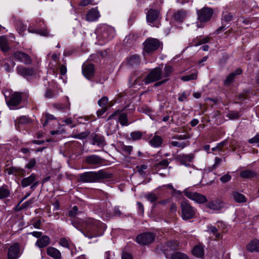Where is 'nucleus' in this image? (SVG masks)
I'll list each match as a JSON object with an SVG mask.
<instances>
[{"label": "nucleus", "instance_id": "obj_42", "mask_svg": "<svg viewBox=\"0 0 259 259\" xmlns=\"http://www.w3.org/2000/svg\"><path fill=\"white\" fill-rule=\"evenodd\" d=\"M132 139L133 141H137L141 139L143 135L142 132L140 131H135L130 134Z\"/></svg>", "mask_w": 259, "mask_h": 259}, {"label": "nucleus", "instance_id": "obj_63", "mask_svg": "<svg viewBox=\"0 0 259 259\" xmlns=\"http://www.w3.org/2000/svg\"><path fill=\"white\" fill-rule=\"evenodd\" d=\"M93 0H82L79 3V5L81 6H86L89 4H91L93 2Z\"/></svg>", "mask_w": 259, "mask_h": 259}, {"label": "nucleus", "instance_id": "obj_19", "mask_svg": "<svg viewBox=\"0 0 259 259\" xmlns=\"http://www.w3.org/2000/svg\"><path fill=\"white\" fill-rule=\"evenodd\" d=\"M51 243L50 238L47 235H43L36 241L35 245L39 248L48 246Z\"/></svg>", "mask_w": 259, "mask_h": 259}, {"label": "nucleus", "instance_id": "obj_51", "mask_svg": "<svg viewBox=\"0 0 259 259\" xmlns=\"http://www.w3.org/2000/svg\"><path fill=\"white\" fill-rule=\"evenodd\" d=\"M78 213V207L76 206H74L72 209L69 211V215L70 217H75Z\"/></svg>", "mask_w": 259, "mask_h": 259}, {"label": "nucleus", "instance_id": "obj_28", "mask_svg": "<svg viewBox=\"0 0 259 259\" xmlns=\"http://www.w3.org/2000/svg\"><path fill=\"white\" fill-rule=\"evenodd\" d=\"M247 249L250 252H259V240H253L247 245Z\"/></svg>", "mask_w": 259, "mask_h": 259}, {"label": "nucleus", "instance_id": "obj_30", "mask_svg": "<svg viewBox=\"0 0 259 259\" xmlns=\"http://www.w3.org/2000/svg\"><path fill=\"white\" fill-rule=\"evenodd\" d=\"M232 196L234 200L238 203L245 202L246 201L245 197L243 194L237 192H233Z\"/></svg>", "mask_w": 259, "mask_h": 259}, {"label": "nucleus", "instance_id": "obj_34", "mask_svg": "<svg viewBox=\"0 0 259 259\" xmlns=\"http://www.w3.org/2000/svg\"><path fill=\"white\" fill-rule=\"evenodd\" d=\"M192 252L195 256L201 257L204 254L203 248L200 245H196L194 247Z\"/></svg>", "mask_w": 259, "mask_h": 259}, {"label": "nucleus", "instance_id": "obj_16", "mask_svg": "<svg viewBox=\"0 0 259 259\" xmlns=\"http://www.w3.org/2000/svg\"><path fill=\"white\" fill-rule=\"evenodd\" d=\"M82 73L84 76L88 79H90L93 76L95 72L94 66L92 64H83L82 65Z\"/></svg>", "mask_w": 259, "mask_h": 259}, {"label": "nucleus", "instance_id": "obj_10", "mask_svg": "<svg viewBox=\"0 0 259 259\" xmlns=\"http://www.w3.org/2000/svg\"><path fill=\"white\" fill-rule=\"evenodd\" d=\"M20 245L16 243L11 245L8 250V259H17L20 256Z\"/></svg>", "mask_w": 259, "mask_h": 259}, {"label": "nucleus", "instance_id": "obj_48", "mask_svg": "<svg viewBox=\"0 0 259 259\" xmlns=\"http://www.w3.org/2000/svg\"><path fill=\"white\" fill-rule=\"evenodd\" d=\"M146 197L147 199V200L148 201H150L151 202H154L156 201L158 199L156 194H155L154 193H151L148 194L146 196Z\"/></svg>", "mask_w": 259, "mask_h": 259}, {"label": "nucleus", "instance_id": "obj_9", "mask_svg": "<svg viewBox=\"0 0 259 259\" xmlns=\"http://www.w3.org/2000/svg\"><path fill=\"white\" fill-rule=\"evenodd\" d=\"M13 56L16 60L26 65L30 64L32 62L30 57L26 53L22 51L15 52L13 54Z\"/></svg>", "mask_w": 259, "mask_h": 259}, {"label": "nucleus", "instance_id": "obj_25", "mask_svg": "<svg viewBox=\"0 0 259 259\" xmlns=\"http://www.w3.org/2000/svg\"><path fill=\"white\" fill-rule=\"evenodd\" d=\"M162 143V138L158 135H154L149 141V144L150 145L154 148L160 147Z\"/></svg>", "mask_w": 259, "mask_h": 259}, {"label": "nucleus", "instance_id": "obj_5", "mask_svg": "<svg viewBox=\"0 0 259 259\" xmlns=\"http://www.w3.org/2000/svg\"><path fill=\"white\" fill-rule=\"evenodd\" d=\"M181 206L183 219L187 220L192 219L194 217L195 210L187 201H182Z\"/></svg>", "mask_w": 259, "mask_h": 259}, {"label": "nucleus", "instance_id": "obj_23", "mask_svg": "<svg viewBox=\"0 0 259 259\" xmlns=\"http://www.w3.org/2000/svg\"><path fill=\"white\" fill-rule=\"evenodd\" d=\"M36 175L33 173L31 174L29 177L23 178L21 181L22 187L25 188L31 185L36 181Z\"/></svg>", "mask_w": 259, "mask_h": 259}, {"label": "nucleus", "instance_id": "obj_7", "mask_svg": "<svg viewBox=\"0 0 259 259\" xmlns=\"http://www.w3.org/2000/svg\"><path fill=\"white\" fill-rule=\"evenodd\" d=\"M155 238V235L153 233L147 232L139 235L137 237L136 242L142 245H148L152 243Z\"/></svg>", "mask_w": 259, "mask_h": 259}, {"label": "nucleus", "instance_id": "obj_18", "mask_svg": "<svg viewBox=\"0 0 259 259\" xmlns=\"http://www.w3.org/2000/svg\"><path fill=\"white\" fill-rule=\"evenodd\" d=\"M194 158V155L192 153L188 154H181L178 156V159L180 163L186 166L189 165V164H187V163L192 162Z\"/></svg>", "mask_w": 259, "mask_h": 259}, {"label": "nucleus", "instance_id": "obj_1", "mask_svg": "<svg viewBox=\"0 0 259 259\" xmlns=\"http://www.w3.org/2000/svg\"><path fill=\"white\" fill-rule=\"evenodd\" d=\"M79 181L83 183H96L110 178V174L105 170L101 169L98 171H90L80 174L78 175Z\"/></svg>", "mask_w": 259, "mask_h": 259}, {"label": "nucleus", "instance_id": "obj_29", "mask_svg": "<svg viewBox=\"0 0 259 259\" xmlns=\"http://www.w3.org/2000/svg\"><path fill=\"white\" fill-rule=\"evenodd\" d=\"M116 120L122 126L128 125L127 115L125 113H120L119 111L118 114L116 116Z\"/></svg>", "mask_w": 259, "mask_h": 259}, {"label": "nucleus", "instance_id": "obj_60", "mask_svg": "<svg viewBox=\"0 0 259 259\" xmlns=\"http://www.w3.org/2000/svg\"><path fill=\"white\" fill-rule=\"evenodd\" d=\"M187 137L185 135H176L172 138V140L177 141H183V140L186 139Z\"/></svg>", "mask_w": 259, "mask_h": 259}, {"label": "nucleus", "instance_id": "obj_21", "mask_svg": "<svg viewBox=\"0 0 259 259\" xmlns=\"http://www.w3.org/2000/svg\"><path fill=\"white\" fill-rule=\"evenodd\" d=\"M93 145H96L99 146H103L105 145V141L104 137L97 134L92 135Z\"/></svg>", "mask_w": 259, "mask_h": 259}, {"label": "nucleus", "instance_id": "obj_58", "mask_svg": "<svg viewBox=\"0 0 259 259\" xmlns=\"http://www.w3.org/2000/svg\"><path fill=\"white\" fill-rule=\"evenodd\" d=\"M189 93H188L186 92H184L181 94V95L178 98V99L180 102H183L184 101L187 100V98L188 96H189Z\"/></svg>", "mask_w": 259, "mask_h": 259}, {"label": "nucleus", "instance_id": "obj_46", "mask_svg": "<svg viewBox=\"0 0 259 259\" xmlns=\"http://www.w3.org/2000/svg\"><path fill=\"white\" fill-rule=\"evenodd\" d=\"M121 148L122 151L127 155L131 154L133 151V147L132 146L122 145Z\"/></svg>", "mask_w": 259, "mask_h": 259}, {"label": "nucleus", "instance_id": "obj_44", "mask_svg": "<svg viewBox=\"0 0 259 259\" xmlns=\"http://www.w3.org/2000/svg\"><path fill=\"white\" fill-rule=\"evenodd\" d=\"M10 194V192L7 189L4 187L0 188V199L8 197Z\"/></svg>", "mask_w": 259, "mask_h": 259}, {"label": "nucleus", "instance_id": "obj_40", "mask_svg": "<svg viewBox=\"0 0 259 259\" xmlns=\"http://www.w3.org/2000/svg\"><path fill=\"white\" fill-rule=\"evenodd\" d=\"M255 176V173L250 170H245L242 171L240 173L241 177L243 178H250Z\"/></svg>", "mask_w": 259, "mask_h": 259}, {"label": "nucleus", "instance_id": "obj_27", "mask_svg": "<svg viewBox=\"0 0 259 259\" xmlns=\"http://www.w3.org/2000/svg\"><path fill=\"white\" fill-rule=\"evenodd\" d=\"M207 231L209 233L214 234L217 239L222 238L223 235L222 233L219 232L220 230L218 229V227L212 225H208L207 227Z\"/></svg>", "mask_w": 259, "mask_h": 259}, {"label": "nucleus", "instance_id": "obj_20", "mask_svg": "<svg viewBox=\"0 0 259 259\" xmlns=\"http://www.w3.org/2000/svg\"><path fill=\"white\" fill-rule=\"evenodd\" d=\"M17 71L19 74L24 77L32 76L34 73L32 68H26L22 66H18L17 67Z\"/></svg>", "mask_w": 259, "mask_h": 259}, {"label": "nucleus", "instance_id": "obj_64", "mask_svg": "<svg viewBox=\"0 0 259 259\" xmlns=\"http://www.w3.org/2000/svg\"><path fill=\"white\" fill-rule=\"evenodd\" d=\"M249 143H257L259 142V136L257 135L254 137L253 138L250 139L248 140Z\"/></svg>", "mask_w": 259, "mask_h": 259}, {"label": "nucleus", "instance_id": "obj_3", "mask_svg": "<svg viewBox=\"0 0 259 259\" xmlns=\"http://www.w3.org/2000/svg\"><path fill=\"white\" fill-rule=\"evenodd\" d=\"M96 33L99 39L108 40L114 37L115 30L114 28L110 26L101 24L97 28Z\"/></svg>", "mask_w": 259, "mask_h": 259}, {"label": "nucleus", "instance_id": "obj_57", "mask_svg": "<svg viewBox=\"0 0 259 259\" xmlns=\"http://www.w3.org/2000/svg\"><path fill=\"white\" fill-rule=\"evenodd\" d=\"M167 246L171 250H174L177 248V247L178 246V243L176 241H170L167 243Z\"/></svg>", "mask_w": 259, "mask_h": 259}, {"label": "nucleus", "instance_id": "obj_13", "mask_svg": "<svg viewBox=\"0 0 259 259\" xmlns=\"http://www.w3.org/2000/svg\"><path fill=\"white\" fill-rule=\"evenodd\" d=\"M22 97L19 93H14L10 98L9 101L7 102L8 105L11 109L12 107L17 106L21 101Z\"/></svg>", "mask_w": 259, "mask_h": 259}, {"label": "nucleus", "instance_id": "obj_11", "mask_svg": "<svg viewBox=\"0 0 259 259\" xmlns=\"http://www.w3.org/2000/svg\"><path fill=\"white\" fill-rule=\"evenodd\" d=\"M84 161L89 165H99L103 164L104 159L97 155L93 154L86 156Z\"/></svg>", "mask_w": 259, "mask_h": 259}, {"label": "nucleus", "instance_id": "obj_59", "mask_svg": "<svg viewBox=\"0 0 259 259\" xmlns=\"http://www.w3.org/2000/svg\"><path fill=\"white\" fill-rule=\"evenodd\" d=\"M25 171L23 169H21L19 167H17V170L16 171L15 176L23 177L25 176Z\"/></svg>", "mask_w": 259, "mask_h": 259}, {"label": "nucleus", "instance_id": "obj_47", "mask_svg": "<svg viewBox=\"0 0 259 259\" xmlns=\"http://www.w3.org/2000/svg\"><path fill=\"white\" fill-rule=\"evenodd\" d=\"M231 176L229 173H227L222 176L220 178V180L222 183H226L230 181L231 179Z\"/></svg>", "mask_w": 259, "mask_h": 259}, {"label": "nucleus", "instance_id": "obj_35", "mask_svg": "<svg viewBox=\"0 0 259 259\" xmlns=\"http://www.w3.org/2000/svg\"><path fill=\"white\" fill-rule=\"evenodd\" d=\"M28 30L29 32L35 33L42 36H46L49 35V32L47 29H33L29 27L28 28Z\"/></svg>", "mask_w": 259, "mask_h": 259}, {"label": "nucleus", "instance_id": "obj_39", "mask_svg": "<svg viewBox=\"0 0 259 259\" xmlns=\"http://www.w3.org/2000/svg\"><path fill=\"white\" fill-rule=\"evenodd\" d=\"M137 38V35L134 34H130L127 35L123 40L124 44L126 45H130L136 40Z\"/></svg>", "mask_w": 259, "mask_h": 259}, {"label": "nucleus", "instance_id": "obj_43", "mask_svg": "<svg viewBox=\"0 0 259 259\" xmlns=\"http://www.w3.org/2000/svg\"><path fill=\"white\" fill-rule=\"evenodd\" d=\"M173 72V68L169 65H165L164 68V72H162V77H167Z\"/></svg>", "mask_w": 259, "mask_h": 259}, {"label": "nucleus", "instance_id": "obj_14", "mask_svg": "<svg viewBox=\"0 0 259 259\" xmlns=\"http://www.w3.org/2000/svg\"><path fill=\"white\" fill-rule=\"evenodd\" d=\"M160 15L158 10L150 9L146 13V20L148 23H153L157 20Z\"/></svg>", "mask_w": 259, "mask_h": 259}, {"label": "nucleus", "instance_id": "obj_15", "mask_svg": "<svg viewBox=\"0 0 259 259\" xmlns=\"http://www.w3.org/2000/svg\"><path fill=\"white\" fill-rule=\"evenodd\" d=\"M119 113V111H116L112 114L108 118V122L107 125L109 124L108 129L111 131H115L118 125V121L116 120V116Z\"/></svg>", "mask_w": 259, "mask_h": 259}, {"label": "nucleus", "instance_id": "obj_36", "mask_svg": "<svg viewBox=\"0 0 259 259\" xmlns=\"http://www.w3.org/2000/svg\"><path fill=\"white\" fill-rule=\"evenodd\" d=\"M140 62V57L137 55L131 56L128 59V64L132 66L138 65Z\"/></svg>", "mask_w": 259, "mask_h": 259}, {"label": "nucleus", "instance_id": "obj_61", "mask_svg": "<svg viewBox=\"0 0 259 259\" xmlns=\"http://www.w3.org/2000/svg\"><path fill=\"white\" fill-rule=\"evenodd\" d=\"M54 96L55 95L53 91L49 89L47 90L45 95L46 98L49 99L53 98Z\"/></svg>", "mask_w": 259, "mask_h": 259}, {"label": "nucleus", "instance_id": "obj_38", "mask_svg": "<svg viewBox=\"0 0 259 259\" xmlns=\"http://www.w3.org/2000/svg\"><path fill=\"white\" fill-rule=\"evenodd\" d=\"M108 99L106 97H103L98 102V104L101 108L108 109Z\"/></svg>", "mask_w": 259, "mask_h": 259}, {"label": "nucleus", "instance_id": "obj_62", "mask_svg": "<svg viewBox=\"0 0 259 259\" xmlns=\"http://www.w3.org/2000/svg\"><path fill=\"white\" fill-rule=\"evenodd\" d=\"M87 223L88 225H90L91 226L94 227L95 226L97 225L99 223V222L94 219H90L87 221Z\"/></svg>", "mask_w": 259, "mask_h": 259}, {"label": "nucleus", "instance_id": "obj_52", "mask_svg": "<svg viewBox=\"0 0 259 259\" xmlns=\"http://www.w3.org/2000/svg\"><path fill=\"white\" fill-rule=\"evenodd\" d=\"M210 40V38L208 36L205 37L200 40H199L197 43H196L194 46H198L199 45L205 44L207 42H208Z\"/></svg>", "mask_w": 259, "mask_h": 259}, {"label": "nucleus", "instance_id": "obj_8", "mask_svg": "<svg viewBox=\"0 0 259 259\" xmlns=\"http://www.w3.org/2000/svg\"><path fill=\"white\" fill-rule=\"evenodd\" d=\"M213 13L209 8H203L197 11L198 19L201 22H205L211 18Z\"/></svg>", "mask_w": 259, "mask_h": 259}, {"label": "nucleus", "instance_id": "obj_49", "mask_svg": "<svg viewBox=\"0 0 259 259\" xmlns=\"http://www.w3.org/2000/svg\"><path fill=\"white\" fill-rule=\"evenodd\" d=\"M55 107L58 109L62 111H65L66 109H69L70 108V103L69 102H67V104L66 106H63L61 104H56L54 105Z\"/></svg>", "mask_w": 259, "mask_h": 259}, {"label": "nucleus", "instance_id": "obj_41", "mask_svg": "<svg viewBox=\"0 0 259 259\" xmlns=\"http://www.w3.org/2000/svg\"><path fill=\"white\" fill-rule=\"evenodd\" d=\"M171 259H189L188 255L181 252H177L171 254Z\"/></svg>", "mask_w": 259, "mask_h": 259}, {"label": "nucleus", "instance_id": "obj_2", "mask_svg": "<svg viewBox=\"0 0 259 259\" xmlns=\"http://www.w3.org/2000/svg\"><path fill=\"white\" fill-rule=\"evenodd\" d=\"M162 71L161 68L158 67L152 69L149 73L143 79L141 76H139L135 79L134 77L130 78V81H134V84L141 85L142 82L147 84L156 81L162 78Z\"/></svg>", "mask_w": 259, "mask_h": 259}, {"label": "nucleus", "instance_id": "obj_12", "mask_svg": "<svg viewBox=\"0 0 259 259\" xmlns=\"http://www.w3.org/2000/svg\"><path fill=\"white\" fill-rule=\"evenodd\" d=\"M224 205V202L220 199H217L212 201H210L206 204V207L213 210L219 211L223 208Z\"/></svg>", "mask_w": 259, "mask_h": 259}, {"label": "nucleus", "instance_id": "obj_4", "mask_svg": "<svg viewBox=\"0 0 259 259\" xmlns=\"http://www.w3.org/2000/svg\"><path fill=\"white\" fill-rule=\"evenodd\" d=\"M162 45L157 38H148L143 43V52L144 53H152L160 48Z\"/></svg>", "mask_w": 259, "mask_h": 259}, {"label": "nucleus", "instance_id": "obj_24", "mask_svg": "<svg viewBox=\"0 0 259 259\" xmlns=\"http://www.w3.org/2000/svg\"><path fill=\"white\" fill-rule=\"evenodd\" d=\"M47 253L48 255L55 259H60L61 257V254L60 251L53 247H48L47 249Z\"/></svg>", "mask_w": 259, "mask_h": 259}, {"label": "nucleus", "instance_id": "obj_45", "mask_svg": "<svg viewBox=\"0 0 259 259\" xmlns=\"http://www.w3.org/2000/svg\"><path fill=\"white\" fill-rule=\"evenodd\" d=\"M197 78V74L195 73H192L189 75H185L181 77V80L187 81L192 79Z\"/></svg>", "mask_w": 259, "mask_h": 259}, {"label": "nucleus", "instance_id": "obj_37", "mask_svg": "<svg viewBox=\"0 0 259 259\" xmlns=\"http://www.w3.org/2000/svg\"><path fill=\"white\" fill-rule=\"evenodd\" d=\"M234 15L229 12L226 11L222 13V21L225 22H229L232 21L233 19Z\"/></svg>", "mask_w": 259, "mask_h": 259}, {"label": "nucleus", "instance_id": "obj_55", "mask_svg": "<svg viewBox=\"0 0 259 259\" xmlns=\"http://www.w3.org/2000/svg\"><path fill=\"white\" fill-rule=\"evenodd\" d=\"M60 244L64 247L69 248V242L65 238H63L60 239Z\"/></svg>", "mask_w": 259, "mask_h": 259}, {"label": "nucleus", "instance_id": "obj_31", "mask_svg": "<svg viewBox=\"0 0 259 259\" xmlns=\"http://www.w3.org/2000/svg\"><path fill=\"white\" fill-rule=\"evenodd\" d=\"M169 163V162L167 159H163L154 165V169L157 171L162 169H165Z\"/></svg>", "mask_w": 259, "mask_h": 259}, {"label": "nucleus", "instance_id": "obj_6", "mask_svg": "<svg viewBox=\"0 0 259 259\" xmlns=\"http://www.w3.org/2000/svg\"><path fill=\"white\" fill-rule=\"evenodd\" d=\"M183 193L187 197L198 203H203L207 202V199L204 195L193 192L189 189H186Z\"/></svg>", "mask_w": 259, "mask_h": 259}, {"label": "nucleus", "instance_id": "obj_56", "mask_svg": "<svg viewBox=\"0 0 259 259\" xmlns=\"http://www.w3.org/2000/svg\"><path fill=\"white\" fill-rule=\"evenodd\" d=\"M6 172L8 174V175H15L16 171L17 170V167H10L6 169Z\"/></svg>", "mask_w": 259, "mask_h": 259}, {"label": "nucleus", "instance_id": "obj_50", "mask_svg": "<svg viewBox=\"0 0 259 259\" xmlns=\"http://www.w3.org/2000/svg\"><path fill=\"white\" fill-rule=\"evenodd\" d=\"M227 116L231 119H235L240 117V114L237 112L231 111L228 114Z\"/></svg>", "mask_w": 259, "mask_h": 259}, {"label": "nucleus", "instance_id": "obj_33", "mask_svg": "<svg viewBox=\"0 0 259 259\" xmlns=\"http://www.w3.org/2000/svg\"><path fill=\"white\" fill-rule=\"evenodd\" d=\"M170 145L172 147H177L181 149H184L187 147L189 144L188 142H185L183 141L173 140L170 142Z\"/></svg>", "mask_w": 259, "mask_h": 259}, {"label": "nucleus", "instance_id": "obj_53", "mask_svg": "<svg viewBox=\"0 0 259 259\" xmlns=\"http://www.w3.org/2000/svg\"><path fill=\"white\" fill-rule=\"evenodd\" d=\"M36 164V161L34 158L31 159L27 164L25 166L26 168L28 169L32 168Z\"/></svg>", "mask_w": 259, "mask_h": 259}, {"label": "nucleus", "instance_id": "obj_32", "mask_svg": "<svg viewBox=\"0 0 259 259\" xmlns=\"http://www.w3.org/2000/svg\"><path fill=\"white\" fill-rule=\"evenodd\" d=\"M0 47L1 50L4 52H7L10 50V47L8 45L7 39L4 36L0 37Z\"/></svg>", "mask_w": 259, "mask_h": 259}, {"label": "nucleus", "instance_id": "obj_22", "mask_svg": "<svg viewBox=\"0 0 259 259\" xmlns=\"http://www.w3.org/2000/svg\"><path fill=\"white\" fill-rule=\"evenodd\" d=\"M242 73V70L241 68H239L235 70L233 72L231 73L227 77L226 79L224 80V84L228 85L231 84L234 80L235 76L237 75H240Z\"/></svg>", "mask_w": 259, "mask_h": 259}, {"label": "nucleus", "instance_id": "obj_17", "mask_svg": "<svg viewBox=\"0 0 259 259\" xmlns=\"http://www.w3.org/2000/svg\"><path fill=\"white\" fill-rule=\"evenodd\" d=\"M100 17V13L97 8H92L87 14L86 20L88 21L93 22L97 20Z\"/></svg>", "mask_w": 259, "mask_h": 259}, {"label": "nucleus", "instance_id": "obj_54", "mask_svg": "<svg viewBox=\"0 0 259 259\" xmlns=\"http://www.w3.org/2000/svg\"><path fill=\"white\" fill-rule=\"evenodd\" d=\"M137 168H138V171L140 174L142 176H144L145 175V170L147 169V165L144 164L140 166H138Z\"/></svg>", "mask_w": 259, "mask_h": 259}, {"label": "nucleus", "instance_id": "obj_26", "mask_svg": "<svg viewBox=\"0 0 259 259\" xmlns=\"http://www.w3.org/2000/svg\"><path fill=\"white\" fill-rule=\"evenodd\" d=\"M187 17V13L183 10H178L175 12L173 17L176 21L182 22Z\"/></svg>", "mask_w": 259, "mask_h": 259}]
</instances>
